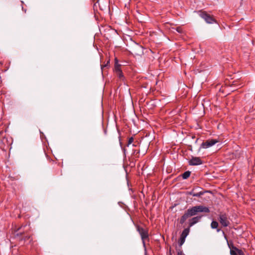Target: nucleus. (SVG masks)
<instances>
[{
  "label": "nucleus",
  "mask_w": 255,
  "mask_h": 255,
  "mask_svg": "<svg viewBox=\"0 0 255 255\" xmlns=\"http://www.w3.org/2000/svg\"><path fill=\"white\" fill-rule=\"evenodd\" d=\"M177 255H185L183 253V252L182 251H179L177 253Z\"/></svg>",
  "instance_id": "nucleus-20"
},
{
  "label": "nucleus",
  "mask_w": 255,
  "mask_h": 255,
  "mask_svg": "<svg viewBox=\"0 0 255 255\" xmlns=\"http://www.w3.org/2000/svg\"><path fill=\"white\" fill-rule=\"evenodd\" d=\"M115 71L117 76L121 80H124V77L122 71L120 68V65H116L115 67Z\"/></svg>",
  "instance_id": "nucleus-9"
},
{
  "label": "nucleus",
  "mask_w": 255,
  "mask_h": 255,
  "mask_svg": "<svg viewBox=\"0 0 255 255\" xmlns=\"http://www.w3.org/2000/svg\"><path fill=\"white\" fill-rule=\"evenodd\" d=\"M133 141V138L132 137H130L128 140V146H129V145H130L132 143Z\"/></svg>",
  "instance_id": "nucleus-16"
},
{
  "label": "nucleus",
  "mask_w": 255,
  "mask_h": 255,
  "mask_svg": "<svg viewBox=\"0 0 255 255\" xmlns=\"http://www.w3.org/2000/svg\"><path fill=\"white\" fill-rule=\"evenodd\" d=\"M237 255H245V254L242 250L238 249Z\"/></svg>",
  "instance_id": "nucleus-19"
},
{
  "label": "nucleus",
  "mask_w": 255,
  "mask_h": 255,
  "mask_svg": "<svg viewBox=\"0 0 255 255\" xmlns=\"http://www.w3.org/2000/svg\"><path fill=\"white\" fill-rule=\"evenodd\" d=\"M136 146V145H134V144H132V146Z\"/></svg>",
  "instance_id": "nucleus-25"
},
{
  "label": "nucleus",
  "mask_w": 255,
  "mask_h": 255,
  "mask_svg": "<svg viewBox=\"0 0 255 255\" xmlns=\"http://www.w3.org/2000/svg\"><path fill=\"white\" fill-rule=\"evenodd\" d=\"M197 13L199 16L204 19L206 22L208 24H213L217 22L216 20L212 15H210L205 11L199 10L197 11Z\"/></svg>",
  "instance_id": "nucleus-2"
},
{
  "label": "nucleus",
  "mask_w": 255,
  "mask_h": 255,
  "mask_svg": "<svg viewBox=\"0 0 255 255\" xmlns=\"http://www.w3.org/2000/svg\"><path fill=\"white\" fill-rule=\"evenodd\" d=\"M185 239L184 237H180L179 241V245L181 246L185 242Z\"/></svg>",
  "instance_id": "nucleus-14"
},
{
  "label": "nucleus",
  "mask_w": 255,
  "mask_h": 255,
  "mask_svg": "<svg viewBox=\"0 0 255 255\" xmlns=\"http://www.w3.org/2000/svg\"><path fill=\"white\" fill-rule=\"evenodd\" d=\"M190 174H191V172L190 171H185L182 174V178L184 179H186L188 178L190 176Z\"/></svg>",
  "instance_id": "nucleus-13"
},
{
  "label": "nucleus",
  "mask_w": 255,
  "mask_h": 255,
  "mask_svg": "<svg viewBox=\"0 0 255 255\" xmlns=\"http://www.w3.org/2000/svg\"><path fill=\"white\" fill-rule=\"evenodd\" d=\"M22 228V227H20V228H18L17 230H19L21 229V228Z\"/></svg>",
  "instance_id": "nucleus-24"
},
{
  "label": "nucleus",
  "mask_w": 255,
  "mask_h": 255,
  "mask_svg": "<svg viewBox=\"0 0 255 255\" xmlns=\"http://www.w3.org/2000/svg\"><path fill=\"white\" fill-rule=\"evenodd\" d=\"M218 142L219 141L216 139H211L207 140L205 142H203L202 143V144L200 145V148L206 149L209 148Z\"/></svg>",
  "instance_id": "nucleus-5"
},
{
  "label": "nucleus",
  "mask_w": 255,
  "mask_h": 255,
  "mask_svg": "<svg viewBox=\"0 0 255 255\" xmlns=\"http://www.w3.org/2000/svg\"><path fill=\"white\" fill-rule=\"evenodd\" d=\"M131 52L133 54L136 55H141L143 53L142 47L140 45L136 44L134 47H133Z\"/></svg>",
  "instance_id": "nucleus-6"
},
{
  "label": "nucleus",
  "mask_w": 255,
  "mask_h": 255,
  "mask_svg": "<svg viewBox=\"0 0 255 255\" xmlns=\"http://www.w3.org/2000/svg\"><path fill=\"white\" fill-rule=\"evenodd\" d=\"M190 232V228L188 227V228L185 229L182 232L180 236L186 238L187 236L188 235Z\"/></svg>",
  "instance_id": "nucleus-11"
},
{
  "label": "nucleus",
  "mask_w": 255,
  "mask_h": 255,
  "mask_svg": "<svg viewBox=\"0 0 255 255\" xmlns=\"http://www.w3.org/2000/svg\"><path fill=\"white\" fill-rule=\"evenodd\" d=\"M238 249L232 246V248L230 250V254L231 255H237Z\"/></svg>",
  "instance_id": "nucleus-12"
},
{
  "label": "nucleus",
  "mask_w": 255,
  "mask_h": 255,
  "mask_svg": "<svg viewBox=\"0 0 255 255\" xmlns=\"http://www.w3.org/2000/svg\"><path fill=\"white\" fill-rule=\"evenodd\" d=\"M219 226V224L218 222L216 221H212L211 224V227L212 229H217V232H219L221 231V229L219 228H218Z\"/></svg>",
  "instance_id": "nucleus-10"
},
{
  "label": "nucleus",
  "mask_w": 255,
  "mask_h": 255,
  "mask_svg": "<svg viewBox=\"0 0 255 255\" xmlns=\"http://www.w3.org/2000/svg\"><path fill=\"white\" fill-rule=\"evenodd\" d=\"M218 220L221 225L224 227L229 226L230 222L228 215L225 213H220L219 214Z\"/></svg>",
  "instance_id": "nucleus-3"
},
{
  "label": "nucleus",
  "mask_w": 255,
  "mask_h": 255,
  "mask_svg": "<svg viewBox=\"0 0 255 255\" xmlns=\"http://www.w3.org/2000/svg\"><path fill=\"white\" fill-rule=\"evenodd\" d=\"M204 192H195V194H194V197H200L201 196L203 195L204 194Z\"/></svg>",
  "instance_id": "nucleus-15"
},
{
  "label": "nucleus",
  "mask_w": 255,
  "mask_h": 255,
  "mask_svg": "<svg viewBox=\"0 0 255 255\" xmlns=\"http://www.w3.org/2000/svg\"><path fill=\"white\" fill-rule=\"evenodd\" d=\"M137 232L140 235L142 242L144 246H145V240L148 238V233L147 230L140 227L139 226H136Z\"/></svg>",
  "instance_id": "nucleus-4"
},
{
  "label": "nucleus",
  "mask_w": 255,
  "mask_h": 255,
  "mask_svg": "<svg viewBox=\"0 0 255 255\" xmlns=\"http://www.w3.org/2000/svg\"><path fill=\"white\" fill-rule=\"evenodd\" d=\"M204 212L209 213V208L202 205L193 206L186 210L184 214L181 216L180 220V223L183 224L190 217L195 216L198 213Z\"/></svg>",
  "instance_id": "nucleus-1"
},
{
  "label": "nucleus",
  "mask_w": 255,
  "mask_h": 255,
  "mask_svg": "<svg viewBox=\"0 0 255 255\" xmlns=\"http://www.w3.org/2000/svg\"><path fill=\"white\" fill-rule=\"evenodd\" d=\"M30 236H26V237H25L23 239V240H24V241H26V240H27L28 239H30Z\"/></svg>",
  "instance_id": "nucleus-21"
},
{
  "label": "nucleus",
  "mask_w": 255,
  "mask_h": 255,
  "mask_svg": "<svg viewBox=\"0 0 255 255\" xmlns=\"http://www.w3.org/2000/svg\"><path fill=\"white\" fill-rule=\"evenodd\" d=\"M202 217V216H198L194 217L192 218L189 220V221H188L189 226L188 227L189 228H190V227H192L193 226H194L195 224L198 223L200 221Z\"/></svg>",
  "instance_id": "nucleus-8"
},
{
  "label": "nucleus",
  "mask_w": 255,
  "mask_h": 255,
  "mask_svg": "<svg viewBox=\"0 0 255 255\" xmlns=\"http://www.w3.org/2000/svg\"><path fill=\"white\" fill-rule=\"evenodd\" d=\"M135 152H136L137 153H139V150H134V152H133V153H135Z\"/></svg>",
  "instance_id": "nucleus-22"
},
{
  "label": "nucleus",
  "mask_w": 255,
  "mask_h": 255,
  "mask_svg": "<svg viewBox=\"0 0 255 255\" xmlns=\"http://www.w3.org/2000/svg\"><path fill=\"white\" fill-rule=\"evenodd\" d=\"M176 30L179 33H182L183 32V30L181 27H177L176 28Z\"/></svg>",
  "instance_id": "nucleus-17"
},
{
  "label": "nucleus",
  "mask_w": 255,
  "mask_h": 255,
  "mask_svg": "<svg viewBox=\"0 0 255 255\" xmlns=\"http://www.w3.org/2000/svg\"><path fill=\"white\" fill-rule=\"evenodd\" d=\"M187 194L192 195L193 196H194V194H195L194 189H193L192 191L190 192H188Z\"/></svg>",
  "instance_id": "nucleus-18"
},
{
  "label": "nucleus",
  "mask_w": 255,
  "mask_h": 255,
  "mask_svg": "<svg viewBox=\"0 0 255 255\" xmlns=\"http://www.w3.org/2000/svg\"><path fill=\"white\" fill-rule=\"evenodd\" d=\"M190 165H199L203 163V161L199 157H192L191 159L189 161Z\"/></svg>",
  "instance_id": "nucleus-7"
},
{
  "label": "nucleus",
  "mask_w": 255,
  "mask_h": 255,
  "mask_svg": "<svg viewBox=\"0 0 255 255\" xmlns=\"http://www.w3.org/2000/svg\"><path fill=\"white\" fill-rule=\"evenodd\" d=\"M21 234H22V233H19V234L18 233H17V234H16V235L18 236H19V235H21Z\"/></svg>",
  "instance_id": "nucleus-23"
}]
</instances>
